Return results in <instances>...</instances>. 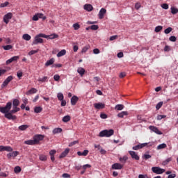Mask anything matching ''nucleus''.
<instances>
[{
	"label": "nucleus",
	"instance_id": "obj_7",
	"mask_svg": "<svg viewBox=\"0 0 178 178\" xmlns=\"http://www.w3.org/2000/svg\"><path fill=\"white\" fill-rule=\"evenodd\" d=\"M152 171L156 175H162V173H165V169L161 168L160 167H152Z\"/></svg>",
	"mask_w": 178,
	"mask_h": 178
},
{
	"label": "nucleus",
	"instance_id": "obj_55",
	"mask_svg": "<svg viewBox=\"0 0 178 178\" xmlns=\"http://www.w3.org/2000/svg\"><path fill=\"white\" fill-rule=\"evenodd\" d=\"M169 40L172 42H176V37L175 36H170L169 38Z\"/></svg>",
	"mask_w": 178,
	"mask_h": 178
},
{
	"label": "nucleus",
	"instance_id": "obj_48",
	"mask_svg": "<svg viewBox=\"0 0 178 178\" xmlns=\"http://www.w3.org/2000/svg\"><path fill=\"white\" fill-rule=\"evenodd\" d=\"M172 27H168L166 29H165L164 33L165 34H169L172 31Z\"/></svg>",
	"mask_w": 178,
	"mask_h": 178
},
{
	"label": "nucleus",
	"instance_id": "obj_53",
	"mask_svg": "<svg viewBox=\"0 0 178 178\" xmlns=\"http://www.w3.org/2000/svg\"><path fill=\"white\" fill-rule=\"evenodd\" d=\"M143 158L144 159L147 160V159H151V158H152V156H151L150 154H144V155L143 156Z\"/></svg>",
	"mask_w": 178,
	"mask_h": 178
},
{
	"label": "nucleus",
	"instance_id": "obj_14",
	"mask_svg": "<svg viewBox=\"0 0 178 178\" xmlns=\"http://www.w3.org/2000/svg\"><path fill=\"white\" fill-rule=\"evenodd\" d=\"M17 155H19V152L18 151H14L11 153H8L7 154V157L8 158V159H10V158L13 156V158H16V156H17Z\"/></svg>",
	"mask_w": 178,
	"mask_h": 178
},
{
	"label": "nucleus",
	"instance_id": "obj_54",
	"mask_svg": "<svg viewBox=\"0 0 178 178\" xmlns=\"http://www.w3.org/2000/svg\"><path fill=\"white\" fill-rule=\"evenodd\" d=\"M161 8L165 10L169 9V5H168V3H163Z\"/></svg>",
	"mask_w": 178,
	"mask_h": 178
},
{
	"label": "nucleus",
	"instance_id": "obj_28",
	"mask_svg": "<svg viewBox=\"0 0 178 178\" xmlns=\"http://www.w3.org/2000/svg\"><path fill=\"white\" fill-rule=\"evenodd\" d=\"M64 55H66V51L63 49L57 54V57L60 58L61 56H64Z\"/></svg>",
	"mask_w": 178,
	"mask_h": 178
},
{
	"label": "nucleus",
	"instance_id": "obj_29",
	"mask_svg": "<svg viewBox=\"0 0 178 178\" xmlns=\"http://www.w3.org/2000/svg\"><path fill=\"white\" fill-rule=\"evenodd\" d=\"M70 115H65L63 118L62 120L64 123H67V122H70Z\"/></svg>",
	"mask_w": 178,
	"mask_h": 178
},
{
	"label": "nucleus",
	"instance_id": "obj_63",
	"mask_svg": "<svg viewBox=\"0 0 178 178\" xmlns=\"http://www.w3.org/2000/svg\"><path fill=\"white\" fill-rule=\"evenodd\" d=\"M51 67H62V64H53Z\"/></svg>",
	"mask_w": 178,
	"mask_h": 178
},
{
	"label": "nucleus",
	"instance_id": "obj_6",
	"mask_svg": "<svg viewBox=\"0 0 178 178\" xmlns=\"http://www.w3.org/2000/svg\"><path fill=\"white\" fill-rule=\"evenodd\" d=\"M39 19H42V20H46L47 19V17L44 16L42 13H36L33 15V17H32V20L33 22H38Z\"/></svg>",
	"mask_w": 178,
	"mask_h": 178
},
{
	"label": "nucleus",
	"instance_id": "obj_27",
	"mask_svg": "<svg viewBox=\"0 0 178 178\" xmlns=\"http://www.w3.org/2000/svg\"><path fill=\"white\" fill-rule=\"evenodd\" d=\"M18 129L19 130H21V131H24V130H27V129H29V125L27 124H23V125H21L18 127Z\"/></svg>",
	"mask_w": 178,
	"mask_h": 178
},
{
	"label": "nucleus",
	"instance_id": "obj_49",
	"mask_svg": "<svg viewBox=\"0 0 178 178\" xmlns=\"http://www.w3.org/2000/svg\"><path fill=\"white\" fill-rule=\"evenodd\" d=\"M54 80L55 81H58L59 80H60V76H59V74H55L54 76Z\"/></svg>",
	"mask_w": 178,
	"mask_h": 178
},
{
	"label": "nucleus",
	"instance_id": "obj_45",
	"mask_svg": "<svg viewBox=\"0 0 178 178\" xmlns=\"http://www.w3.org/2000/svg\"><path fill=\"white\" fill-rule=\"evenodd\" d=\"M9 5V1H6L0 4V8H6Z\"/></svg>",
	"mask_w": 178,
	"mask_h": 178
},
{
	"label": "nucleus",
	"instance_id": "obj_62",
	"mask_svg": "<svg viewBox=\"0 0 178 178\" xmlns=\"http://www.w3.org/2000/svg\"><path fill=\"white\" fill-rule=\"evenodd\" d=\"M90 29L91 30H98V25H92Z\"/></svg>",
	"mask_w": 178,
	"mask_h": 178
},
{
	"label": "nucleus",
	"instance_id": "obj_24",
	"mask_svg": "<svg viewBox=\"0 0 178 178\" xmlns=\"http://www.w3.org/2000/svg\"><path fill=\"white\" fill-rule=\"evenodd\" d=\"M23 40H25V41H30L31 40V36L27 33H25L22 35Z\"/></svg>",
	"mask_w": 178,
	"mask_h": 178
},
{
	"label": "nucleus",
	"instance_id": "obj_43",
	"mask_svg": "<svg viewBox=\"0 0 178 178\" xmlns=\"http://www.w3.org/2000/svg\"><path fill=\"white\" fill-rule=\"evenodd\" d=\"M163 102H159V103L156 104V109H157V111L159 110V109H161V108H162V106H163Z\"/></svg>",
	"mask_w": 178,
	"mask_h": 178
},
{
	"label": "nucleus",
	"instance_id": "obj_16",
	"mask_svg": "<svg viewBox=\"0 0 178 178\" xmlns=\"http://www.w3.org/2000/svg\"><path fill=\"white\" fill-rule=\"evenodd\" d=\"M54 63H55V58H52L50 60H48L45 64L44 66H46L47 67H48V66H51V65H54Z\"/></svg>",
	"mask_w": 178,
	"mask_h": 178
},
{
	"label": "nucleus",
	"instance_id": "obj_23",
	"mask_svg": "<svg viewBox=\"0 0 178 178\" xmlns=\"http://www.w3.org/2000/svg\"><path fill=\"white\" fill-rule=\"evenodd\" d=\"M77 72L80 74V76H84V73H86V70L83 67H79L77 70Z\"/></svg>",
	"mask_w": 178,
	"mask_h": 178
},
{
	"label": "nucleus",
	"instance_id": "obj_2",
	"mask_svg": "<svg viewBox=\"0 0 178 178\" xmlns=\"http://www.w3.org/2000/svg\"><path fill=\"white\" fill-rule=\"evenodd\" d=\"M44 135L36 134L33 136V140H25L24 144L26 145H37V144H40V141L44 140Z\"/></svg>",
	"mask_w": 178,
	"mask_h": 178
},
{
	"label": "nucleus",
	"instance_id": "obj_61",
	"mask_svg": "<svg viewBox=\"0 0 178 178\" xmlns=\"http://www.w3.org/2000/svg\"><path fill=\"white\" fill-rule=\"evenodd\" d=\"M100 118L102 119H106L108 118V115L105 113H102V114H100Z\"/></svg>",
	"mask_w": 178,
	"mask_h": 178
},
{
	"label": "nucleus",
	"instance_id": "obj_40",
	"mask_svg": "<svg viewBox=\"0 0 178 178\" xmlns=\"http://www.w3.org/2000/svg\"><path fill=\"white\" fill-rule=\"evenodd\" d=\"M57 97H58V101H63V98H64L63 93H62V92L58 93Z\"/></svg>",
	"mask_w": 178,
	"mask_h": 178
},
{
	"label": "nucleus",
	"instance_id": "obj_4",
	"mask_svg": "<svg viewBox=\"0 0 178 178\" xmlns=\"http://www.w3.org/2000/svg\"><path fill=\"white\" fill-rule=\"evenodd\" d=\"M115 134L113 129H104L99 132V137H111Z\"/></svg>",
	"mask_w": 178,
	"mask_h": 178
},
{
	"label": "nucleus",
	"instance_id": "obj_56",
	"mask_svg": "<svg viewBox=\"0 0 178 178\" xmlns=\"http://www.w3.org/2000/svg\"><path fill=\"white\" fill-rule=\"evenodd\" d=\"M82 168H83V170H86L88 169V168H91V165H90V164H86V165H83Z\"/></svg>",
	"mask_w": 178,
	"mask_h": 178
},
{
	"label": "nucleus",
	"instance_id": "obj_9",
	"mask_svg": "<svg viewBox=\"0 0 178 178\" xmlns=\"http://www.w3.org/2000/svg\"><path fill=\"white\" fill-rule=\"evenodd\" d=\"M13 80V76H8L3 82L1 85V88H4V87H6V86H8V84H9V83H10Z\"/></svg>",
	"mask_w": 178,
	"mask_h": 178
},
{
	"label": "nucleus",
	"instance_id": "obj_50",
	"mask_svg": "<svg viewBox=\"0 0 178 178\" xmlns=\"http://www.w3.org/2000/svg\"><path fill=\"white\" fill-rule=\"evenodd\" d=\"M76 144H79V140H75V141H73V142H71L68 147H73V145H76Z\"/></svg>",
	"mask_w": 178,
	"mask_h": 178
},
{
	"label": "nucleus",
	"instance_id": "obj_57",
	"mask_svg": "<svg viewBox=\"0 0 178 178\" xmlns=\"http://www.w3.org/2000/svg\"><path fill=\"white\" fill-rule=\"evenodd\" d=\"M140 8H141V4L140 3H136L135 4V8L136 9V10H138V9H140Z\"/></svg>",
	"mask_w": 178,
	"mask_h": 178
},
{
	"label": "nucleus",
	"instance_id": "obj_19",
	"mask_svg": "<svg viewBox=\"0 0 178 178\" xmlns=\"http://www.w3.org/2000/svg\"><path fill=\"white\" fill-rule=\"evenodd\" d=\"M77 101H79V97L77 96H73L71 98V104L74 106L77 104Z\"/></svg>",
	"mask_w": 178,
	"mask_h": 178
},
{
	"label": "nucleus",
	"instance_id": "obj_15",
	"mask_svg": "<svg viewBox=\"0 0 178 178\" xmlns=\"http://www.w3.org/2000/svg\"><path fill=\"white\" fill-rule=\"evenodd\" d=\"M95 109H104L105 108V104L104 103H96L94 104Z\"/></svg>",
	"mask_w": 178,
	"mask_h": 178
},
{
	"label": "nucleus",
	"instance_id": "obj_17",
	"mask_svg": "<svg viewBox=\"0 0 178 178\" xmlns=\"http://www.w3.org/2000/svg\"><path fill=\"white\" fill-rule=\"evenodd\" d=\"M70 151V149L69 148L65 149V151L60 154V155L59 156V158L60 159L65 158V156H66V155L69 154Z\"/></svg>",
	"mask_w": 178,
	"mask_h": 178
},
{
	"label": "nucleus",
	"instance_id": "obj_21",
	"mask_svg": "<svg viewBox=\"0 0 178 178\" xmlns=\"http://www.w3.org/2000/svg\"><path fill=\"white\" fill-rule=\"evenodd\" d=\"M77 155H79V156H87V155H88V150H84L83 152H77Z\"/></svg>",
	"mask_w": 178,
	"mask_h": 178
},
{
	"label": "nucleus",
	"instance_id": "obj_3",
	"mask_svg": "<svg viewBox=\"0 0 178 178\" xmlns=\"http://www.w3.org/2000/svg\"><path fill=\"white\" fill-rule=\"evenodd\" d=\"M42 38H48V35L44 33H39L35 36L34 40L32 42V45H38V44H42L44 40Z\"/></svg>",
	"mask_w": 178,
	"mask_h": 178
},
{
	"label": "nucleus",
	"instance_id": "obj_44",
	"mask_svg": "<svg viewBox=\"0 0 178 178\" xmlns=\"http://www.w3.org/2000/svg\"><path fill=\"white\" fill-rule=\"evenodd\" d=\"M72 27L74 28V30H79V29H80V24H79V23H75L72 25Z\"/></svg>",
	"mask_w": 178,
	"mask_h": 178
},
{
	"label": "nucleus",
	"instance_id": "obj_42",
	"mask_svg": "<svg viewBox=\"0 0 178 178\" xmlns=\"http://www.w3.org/2000/svg\"><path fill=\"white\" fill-rule=\"evenodd\" d=\"M162 29H163V27L162 26H157L155 27L154 31H155V33H159V31H161L162 30Z\"/></svg>",
	"mask_w": 178,
	"mask_h": 178
},
{
	"label": "nucleus",
	"instance_id": "obj_58",
	"mask_svg": "<svg viewBox=\"0 0 178 178\" xmlns=\"http://www.w3.org/2000/svg\"><path fill=\"white\" fill-rule=\"evenodd\" d=\"M62 177L63 178H70V175L68 173H64L62 175Z\"/></svg>",
	"mask_w": 178,
	"mask_h": 178
},
{
	"label": "nucleus",
	"instance_id": "obj_8",
	"mask_svg": "<svg viewBox=\"0 0 178 178\" xmlns=\"http://www.w3.org/2000/svg\"><path fill=\"white\" fill-rule=\"evenodd\" d=\"M12 17H13V14L12 13H8L3 16V20L6 24H8Z\"/></svg>",
	"mask_w": 178,
	"mask_h": 178
},
{
	"label": "nucleus",
	"instance_id": "obj_26",
	"mask_svg": "<svg viewBox=\"0 0 178 178\" xmlns=\"http://www.w3.org/2000/svg\"><path fill=\"white\" fill-rule=\"evenodd\" d=\"M127 159H129V157H127V156H124L122 157H120L119 161L122 163H126V161H127Z\"/></svg>",
	"mask_w": 178,
	"mask_h": 178
},
{
	"label": "nucleus",
	"instance_id": "obj_32",
	"mask_svg": "<svg viewBox=\"0 0 178 178\" xmlns=\"http://www.w3.org/2000/svg\"><path fill=\"white\" fill-rule=\"evenodd\" d=\"M40 83H47L48 81V76H44L43 78H39L38 79Z\"/></svg>",
	"mask_w": 178,
	"mask_h": 178
},
{
	"label": "nucleus",
	"instance_id": "obj_1",
	"mask_svg": "<svg viewBox=\"0 0 178 178\" xmlns=\"http://www.w3.org/2000/svg\"><path fill=\"white\" fill-rule=\"evenodd\" d=\"M12 109V102H8L6 106L0 107V112L1 113H4V118L8 119V120H16L17 117L16 115H13V113H16L20 111V108L17 106H13Z\"/></svg>",
	"mask_w": 178,
	"mask_h": 178
},
{
	"label": "nucleus",
	"instance_id": "obj_59",
	"mask_svg": "<svg viewBox=\"0 0 178 178\" xmlns=\"http://www.w3.org/2000/svg\"><path fill=\"white\" fill-rule=\"evenodd\" d=\"M19 56H13V57L11 58V60L13 62H15V61L19 59Z\"/></svg>",
	"mask_w": 178,
	"mask_h": 178
},
{
	"label": "nucleus",
	"instance_id": "obj_12",
	"mask_svg": "<svg viewBox=\"0 0 178 178\" xmlns=\"http://www.w3.org/2000/svg\"><path fill=\"white\" fill-rule=\"evenodd\" d=\"M129 154L131 155L132 159H136V161L140 160V156H138V154L134 151H129Z\"/></svg>",
	"mask_w": 178,
	"mask_h": 178
},
{
	"label": "nucleus",
	"instance_id": "obj_31",
	"mask_svg": "<svg viewBox=\"0 0 178 178\" xmlns=\"http://www.w3.org/2000/svg\"><path fill=\"white\" fill-rule=\"evenodd\" d=\"M34 112L35 113H40V112H42V108L41 106H36L34 108Z\"/></svg>",
	"mask_w": 178,
	"mask_h": 178
},
{
	"label": "nucleus",
	"instance_id": "obj_33",
	"mask_svg": "<svg viewBox=\"0 0 178 178\" xmlns=\"http://www.w3.org/2000/svg\"><path fill=\"white\" fill-rule=\"evenodd\" d=\"M39 159H40V161H42V162H45V161H47V155L40 154L39 156Z\"/></svg>",
	"mask_w": 178,
	"mask_h": 178
},
{
	"label": "nucleus",
	"instance_id": "obj_34",
	"mask_svg": "<svg viewBox=\"0 0 178 178\" xmlns=\"http://www.w3.org/2000/svg\"><path fill=\"white\" fill-rule=\"evenodd\" d=\"M172 15H177L178 9L175 7H171L170 8Z\"/></svg>",
	"mask_w": 178,
	"mask_h": 178
},
{
	"label": "nucleus",
	"instance_id": "obj_51",
	"mask_svg": "<svg viewBox=\"0 0 178 178\" xmlns=\"http://www.w3.org/2000/svg\"><path fill=\"white\" fill-rule=\"evenodd\" d=\"M166 118V115H157V120H162V119H165Z\"/></svg>",
	"mask_w": 178,
	"mask_h": 178
},
{
	"label": "nucleus",
	"instance_id": "obj_13",
	"mask_svg": "<svg viewBox=\"0 0 178 178\" xmlns=\"http://www.w3.org/2000/svg\"><path fill=\"white\" fill-rule=\"evenodd\" d=\"M106 13V9L101 8L98 14L99 19H102L104 18V16H105Z\"/></svg>",
	"mask_w": 178,
	"mask_h": 178
},
{
	"label": "nucleus",
	"instance_id": "obj_18",
	"mask_svg": "<svg viewBox=\"0 0 178 178\" xmlns=\"http://www.w3.org/2000/svg\"><path fill=\"white\" fill-rule=\"evenodd\" d=\"M83 9L87 10L88 12H91L93 9L92 6L91 4H85L83 6Z\"/></svg>",
	"mask_w": 178,
	"mask_h": 178
},
{
	"label": "nucleus",
	"instance_id": "obj_22",
	"mask_svg": "<svg viewBox=\"0 0 178 178\" xmlns=\"http://www.w3.org/2000/svg\"><path fill=\"white\" fill-rule=\"evenodd\" d=\"M115 111H123L124 109V106L123 104H117L115 106Z\"/></svg>",
	"mask_w": 178,
	"mask_h": 178
},
{
	"label": "nucleus",
	"instance_id": "obj_39",
	"mask_svg": "<svg viewBox=\"0 0 178 178\" xmlns=\"http://www.w3.org/2000/svg\"><path fill=\"white\" fill-rule=\"evenodd\" d=\"M4 151H7V152H12V151H13V148L10 146H4Z\"/></svg>",
	"mask_w": 178,
	"mask_h": 178
},
{
	"label": "nucleus",
	"instance_id": "obj_52",
	"mask_svg": "<svg viewBox=\"0 0 178 178\" xmlns=\"http://www.w3.org/2000/svg\"><path fill=\"white\" fill-rule=\"evenodd\" d=\"M89 48H90V47H88V46L84 47L81 51L82 54H86V52H87V51H88Z\"/></svg>",
	"mask_w": 178,
	"mask_h": 178
},
{
	"label": "nucleus",
	"instance_id": "obj_41",
	"mask_svg": "<svg viewBox=\"0 0 178 178\" xmlns=\"http://www.w3.org/2000/svg\"><path fill=\"white\" fill-rule=\"evenodd\" d=\"M14 172L15 173H20V172H22V168H20V166L15 167Z\"/></svg>",
	"mask_w": 178,
	"mask_h": 178
},
{
	"label": "nucleus",
	"instance_id": "obj_20",
	"mask_svg": "<svg viewBox=\"0 0 178 178\" xmlns=\"http://www.w3.org/2000/svg\"><path fill=\"white\" fill-rule=\"evenodd\" d=\"M38 91L36 88H32L26 92V95H31V94H35Z\"/></svg>",
	"mask_w": 178,
	"mask_h": 178
},
{
	"label": "nucleus",
	"instance_id": "obj_5",
	"mask_svg": "<svg viewBox=\"0 0 178 178\" xmlns=\"http://www.w3.org/2000/svg\"><path fill=\"white\" fill-rule=\"evenodd\" d=\"M147 147H152V145H154V142H149L137 145L134 146L132 149H134V151H138V149H141V148H144V147H147Z\"/></svg>",
	"mask_w": 178,
	"mask_h": 178
},
{
	"label": "nucleus",
	"instance_id": "obj_35",
	"mask_svg": "<svg viewBox=\"0 0 178 178\" xmlns=\"http://www.w3.org/2000/svg\"><path fill=\"white\" fill-rule=\"evenodd\" d=\"M20 105V102L17 99H14L13 101V106H17Z\"/></svg>",
	"mask_w": 178,
	"mask_h": 178
},
{
	"label": "nucleus",
	"instance_id": "obj_64",
	"mask_svg": "<svg viewBox=\"0 0 178 178\" xmlns=\"http://www.w3.org/2000/svg\"><path fill=\"white\" fill-rule=\"evenodd\" d=\"M138 178H148L147 175H139Z\"/></svg>",
	"mask_w": 178,
	"mask_h": 178
},
{
	"label": "nucleus",
	"instance_id": "obj_37",
	"mask_svg": "<svg viewBox=\"0 0 178 178\" xmlns=\"http://www.w3.org/2000/svg\"><path fill=\"white\" fill-rule=\"evenodd\" d=\"M167 145H166V143H162V144H160L157 146V149H163L165 148H166Z\"/></svg>",
	"mask_w": 178,
	"mask_h": 178
},
{
	"label": "nucleus",
	"instance_id": "obj_30",
	"mask_svg": "<svg viewBox=\"0 0 178 178\" xmlns=\"http://www.w3.org/2000/svg\"><path fill=\"white\" fill-rule=\"evenodd\" d=\"M2 48L4 49V51H10V49L13 48V46H12V44H8L6 46H2Z\"/></svg>",
	"mask_w": 178,
	"mask_h": 178
},
{
	"label": "nucleus",
	"instance_id": "obj_38",
	"mask_svg": "<svg viewBox=\"0 0 178 178\" xmlns=\"http://www.w3.org/2000/svg\"><path fill=\"white\" fill-rule=\"evenodd\" d=\"M172 161V157H169L163 161L162 165H166L169 162Z\"/></svg>",
	"mask_w": 178,
	"mask_h": 178
},
{
	"label": "nucleus",
	"instance_id": "obj_10",
	"mask_svg": "<svg viewBox=\"0 0 178 178\" xmlns=\"http://www.w3.org/2000/svg\"><path fill=\"white\" fill-rule=\"evenodd\" d=\"M111 168L114 170H120V169H123V165L119 163H115L111 165Z\"/></svg>",
	"mask_w": 178,
	"mask_h": 178
},
{
	"label": "nucleus",
	"instance_id": "obj_36",
	"mask_svg": "<svg viewBox=\"0 0 178 178\" xmlns=\"http://www.w3.org/2000/svg\"><path fill=\"white\" fill-rule=\"evenodd\" d=\"M59 133H62V128H55L53 130V134H58Z\"/></svg>",
	"mask_w": 178,
	"mask_h": 178
},
{
	"label": "nucleus",
	"instance_id": "obj_60",
	"mask_svg": "<svg viewBox=\"0 0 178 178\" xmlns=\"http://www.w3.org/2000/svg\"><path fill=\"white\" fill-rule=\"evenodd\" d=\"M55 154H56V150H55V149H52L49 152L50 156H55Z\"/></svg>",
	"mask_w": 178,
	"mask_h": 178
},
{
	"label": "nucleus",
	"instance_id": "obj_11",
	"mask_svg": "<svg viewBox=\"0 0 178 178\" xmlns=\"http://www.w3.org/2000/svg\"><path fill=\"white\" fill-rule=\"evenodd\" d=\"M149 130H151V131H153V133H156V134H159V136H161L162 134L161 131H159V129L156 127L149 126Z\"/></svg>",
	"mask_w": 178,
	"mask_h": 178
},
{
	"label": "nucleus",
	"instance_id": "obj_47",
	"mask_svg": "<svg viewBox=\"0 0 178 178\" xmlns=\"http://www.w3.org/2000/svg\"><path fill=\"white\" fill-rule=\"evenodd\" d=\"M17 76L18 79L20 80L22 79V77H23V72L22 71H18L17 72Z\"/></svg>",
	"mask_w": 178,
	"mask_h": 178
},
{
	"label": "nucleus",
	"instance_id": "obj_25",
	"mask_svg": "<svg viewBox=\"0 0 178 178\" xmlns=\"http://www.w3.org/2000/svg\"><path fill=\"white\" fill-rule=\"evenodd\" d=\"M129 113L127 111H122L121 113L118 114V118H124V116H127Z\"/></svg>",
	"mask_w": 178,
	"mask_h": 178
},
{
	"label": "nucleus",
	"instance_id": "obj_46",
	"mask_svg": "<svg viewBox=\"0 0 178 178\" xmlns=\"http://www.w3.org/2000/svg\"><path fill=\"white\" fill-rule=\"evenodd\" d=\"M38 51H39L38 49H37V50H32V51L29 52L28 55L31 56V55H34V54L38 53Z\"/></svg>",
	"mask_w": 178,
	"mask_h": 178
}]
</instances>
